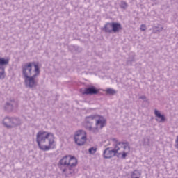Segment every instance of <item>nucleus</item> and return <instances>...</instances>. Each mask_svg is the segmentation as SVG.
Segmentation results:
<instances>
[{
	"label": "nucleus",
	"mask_w": 178,
	"mask_h": 178,
	"mask_svg": "<svg viewBox=\"0 0 178 178\" xmlns=\"http://www.w3.org/2000/svg\"><path fill=\"white\" fill-rule=\"evenodd\" d=\"M97 152V147H91L89 149V154H91L93 155V154H95Z\"/></svg>",
	"instance_id": "obj_20"
},
{
	"label": "nucleus",
	"mask_w": 178,
	"mask_h": 178,
	"mask_svg": "<svg viewBox=\"0 0 178 178\" xmlns=\"http://www.w3.org/2000/svg\"><path fill=\"white\" fill-rule=\"evenodd\" d=\"M154 115L156 116V122H159V123H163L165 120H166V118H165V115L161 114V111L155 109L154 110Z\"/></svg>",
	"instance_id": "obj_11"
},
{
	"label": "nucleus",
	"mask_w": 178,
	"mask_h": 178,
	"mask_svg": "<svg viewBox=\"0 0 178 178\" xmlns=\"http://www.w3.org/2000/svg\"><path fill=\"white\" fill-rule=\"evenodd\" d=\"M140 99H146V97L145 95H143V96H140Z\"/></svg>",
	"instance_id": "obj_25"
},
{
	"label": "nucleus",
	"mask_w": 178,
	"mask_h": 178,
	"mask_svg": "<svg viewBox=\"0 0 178 178\" xmlns=\"http://www.w3.org/2000/svg\"><path fill=\"white\" fill-rule=\"evenodd\" d=\"M140 172L138 171L135 170L131 172V178H140Z\"/></svg>",
	"instance_id": "obj_17"
},
{
	"label": "nucleus",
	"mask_w": 178,
	"mask_h": 178,
	"mask_svg": "<svg viewBox=\"0 0 178 178\" xmlns=\"http://www.w3.org/2000/svg\"><path fill=\"white\" fill-rule=\"evenodd\" d=\"M118 151H120L122 153L121 158L124 159L127 156V154L130 152V146L128 143H118Z\"/></svg>",
	"instance_id": "obj_8"
},
{
	"label": "nucleus",
	"mask_w": 178,
	"mask_h": 178,
	"mask_svg": "<svg viewBox=\"0 0 178 178\" xmlns=\"http://www.w3.org/2000/svg\"><path fill=\"white\" fill-rule=\"evenodd\" d=\"M95 127L92 126H86V129L89 130L90 133H98L99 130H102V129H104L105 127V125L106 124V120L104 116L96 115L95 117Z\"/></svg>",
	"instance_id": "obj_4"
},
{
	"label": "nucleus",
	"mask_w": 178,
	"mask_h": 178,
	"mask_svg": "<svg viewBox=\"0 0 178 178\" xmlns=\"http://www.w3.org/2000/svg\"><path fill=\"white\" fill-rule=\"evenodd\" d=\"M60 169L65 175H73L76 172V166H77V159L76 157L68 155L63 157L59 162Z\"/></svg>",
	"instance_id": "obj_3"
},
{
	"label": "nucleus",
	"mask_w": 178,
	"mask_h": 178,
	"mask_svg": "<svg viewBox=\"0 0 178 178\" xmlns=\"http://www.w3.org/2000/svg\"><path fill=\"white\" fill-rule=\"evenodd\" d=\"M74 141L77 145H84L87 141V134L83 130L76 131L74 135Z\"/></svg>",
	"instance_id": "obj_6"
},
{
	"label": "nucleus",
	"mask_w": 178,
	"mask_h": 178,
	"mask_svg": "<svg viewBox=\"0 0 178 178\" xmlns=\"http://www.w3.org/2000/svg\"><path fill=\"white\" fill-rule=\"evenodd\" d=\"M162 30H163V27H161V28H159V29H157V30H154V33H156L157 31L159 32V33H160V31H162Z\"/></svg>",
	"instance_id": "obj_23"
},
{
	"label": "nucleus",
	"mask_w": 178,
	"mask_h": 178,
	"mask_svg": "<svg viewBox=\"0 0 178 178\" xmlns=\"http://www.w3.org/2000/svg\"><path fill=\"white\" fill-rule=\"evenodd\" d=\"M36 143L42 151H49L55 149L56 140L55 136L49 132L40 131L36 135Z\"/></svg>",
	"instance_id": "obj_2"
},
{
	"label": "nucleus",
	"mask_w": 178,
	"mask_h": 178,
	"mask_svg": "<svg viewBox=\"0 0 178 178\" xmlns=\"http://www.w3.org/2000/svg\"><path fill=\"white\" fill-rule=\"evenodd\" d=\"M3 123L6 127H16V126L22 124V120L19 118H10L9 117H6L4 118Z\"/></svg>",
	"instance_id": "obj_7"
},
{
	"label": "nucleus",
	"mask_w": 178,
	"mask_h": 178,
	"mask_svg": "<svg viewBox=\"0 0 178 178\" xmlns=\"http://www.w3.org/2000/svg\"><path fill=\"white\" fill-rule=\"evenodd\" d=\"M104 31L106 33H112L113 29H112V23H107L104 28Z\"/></svg>",
	"instance_id": "obj_15"
},
{
	"label": "nucleus",
	"mask_w": 178,
	"mask_h": 178,
	"mask_svg": "<svg viewBox=\"0 0 178 178\" xmlns=\"http://www.w3.org/2000/svg\"><path fill=\"white\" fill-rule=\"evenodd\" d=\"M112 30L113 33H118L120 30H122V24L118 22L112 23Z\"/></svg>",
	"instance_id": "obj_13"
},
{
	"label": "nucleus",
	"mask_w": 178,
	"mask_h": 178,
	"mask_svg": "<svg viewBox=\"0 0 178 178\" xmlns=\"http://www.w3.org/2000/svg\"><path fill=\"white\" fill-rule=\"evenodd\" d=\"M22 78L26 87L33 88L37 86L35 78L40 76V67L34 62L27 63L22 66Z\"/></svg>",
	"instance_id": "obj_1"
},
{
	"label": "nucleus",
	"mask_w": 178,
	"mask_h": 178,
	"mask_svg": "<svg viewBox=\"0 0 178 178\" xmlns=\"http://www.w3.org/2000/svg\"><path fill=\"white\" fill-rule=\"evenodd\" d=\"M146 29H147V26H145V24H142V25L140 26V30H141L142 31H145Z\"/></svg>",
	"instance_id": "obj_22"
},
{
	"label": "nucleus",
	"mask_w": 178,
	"mask_h": 178,
	"mask_svg": "<svg viewBox=\"0 0 178 178\" xmlns=\"http://www.w3.org/2000/svg\"><path fill=\"white\" fill-rule=\"evenodd\" d=\"M120 6L122 9H127L129 5L126 1H122L120 4Z\"/></svg>",
	"instance_id": "obj_18"
},
{
	"label": "nucleus",
	"mask_w": 178,
	"mask_h": 178,
	"mask_svg": "<svg viewBox=\"0 0 178 178\" xmlns=\"http://www.w3.org/2000/svg\"><path fill=\"white\" fill-rule=\"evenodd\" d=\"M111 141L114 144V149L107 147L103 152L104 158L106 159H109V158H112V156H115L116 154L119 152V147H118V139L111 138Z\"/></svg>",
	"instance_id": "obj_5"
},
{
	"label": "nucleus",
	"mask_w": 178,
	"mask_h": 178,
	"mask_svg": "<svg viewBox=\"0 0 178 178\" xmlns=\"http://www.w3.org/2000/svg\"><path fill=\"white\" fill-rule=\"evenodd\" d=\"M6 77V74H5V67L0 66V80H3Z\"/></svg>",
	"instance_id": "obj_16"
},
{
	"label": "nucleus",
	"mask_w": 178,
	"mask_h": 178,
	"mask_svg": "<svg viewBox=\"0 0 178 178\" xmlns=\"http://www.w3.org/2000/svg\"><path fill=\"white\" fill-rule=\"evenodd\" d=\"M175 147L178 149V136L175 140Z\"/></svg>",
	"instance_id": "obj_24"
},
{
	"label": "nucleus",
	"mask_w": 178,
	"mask_h": 178,
	"mask_svg": "<svg viewBox=\"0 0 178 178\" xmlns=\"http://www.w3.org/2000/svg\"><path fill=\"white\" fill-rule=\"evenodd\" d=\"M6 65H9V59L5 58H0V67H5Z\"/></svg>",
	"instance_id": "obj_14"
},
{
	"label": "nucleus",
	"mask_w": 178,
	"mask_h": 178,
	"mask_svg": "<svg viewBox=\"0 0 178 178\" xmlns=\"http://www.w3.org/2000/svg\"><path fill=\"white\" fill-rule=\"evenodd\" d=\"M144 145H148L149 144V139L148 138H146L144 140Z\"/></svg>",
	"instance_id": "obj_21"
},
{
	"label": "nucleus",
	"mask_w": 178,
	"mask_h": 178,
	"mask_svg": "<svg viewBox=\"0 0 178 178\" xmlns=\"http://www.w3.org/2000/svg\"><path fill=\"white\" fill-rule=\"evenodd\" d=\"M99 91V90H97L95 86H91L86 88L83 92V94H86V95H94L95 94H98Z\"/></svg>",
	"instance_id": "obj_10"
},
{
	"label": "nucleus",
	"mask_w": 178,
	"mask_h": 178,
	"mask_svg": "<svg viewBox=\"0 0 178 178\" xmlns=\"http://www.w3.org/2000/svg\"><path fill=\"white\" fill-rule=\"evenodd\" d=\"M95 118H97V115L87 116L83 123L84 127L86 126H92V124H94V122H95Z\"/></svg>",
	"instance_id": "obj_9"
},
{
	"label": "nucleus",
	"mask_w": 178,
	"mask_h": 178,
	"mask_svg": "<svg viewBox=\"0 0 178 178\" xmlns=\"http://www.w3.org/2000/svg\"><path fill=\"white\" fill-rule=\"evenodd\" d=\"M16 108H17V103L15 101L7 102L5 105V109L8 111H14Z\"/></svg>",
	"instance_id": "obj_12"
},
{
	"label": "nucleus",
	"mask_w": 178,
	"mask_h": 178,
	"mask_svg": "<svg viewBox=\"0 0 178 178\" xmlns=\"http://www.w3.org/2000/svg\"><path fill=\"white\" fill-rule=\"evenodd\" d=\"M107 94H110L111 95H114V94H116V91L112 88H108L106 90Z\"/></svg>",
	"instance_id": "obj_19"
}]
</instances>
